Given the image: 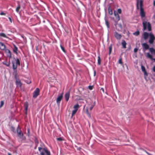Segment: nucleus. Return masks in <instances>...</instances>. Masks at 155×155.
I'll return each mask as SVG.
<instances>
[{"mask_svg": "<svg viewBox=\"0 0 155 155\" xmlns=\"http://www.w3.org/2000/svg\"><path fill=\"white\" fill-rule=\"evenodd\" d=\"M143 51L149 49V45L146 43H143L142 44Z\"/></svg>", "mask_w": 155, "mask_h": 155, "instance_id": "9", "label": "nucleus"}, {"mask_svg": "<svg viewBox=\"0 0 155 155\" xmlns=\"http://www.w3.org/2000/svg\"><path fill=\"white\" fill-rule=\"evenodd\" d=\"M57 140L59 141H61L63 140L62 138L61 137H59L57 138Z\"/></svg>", "mask_w": 155, "mask_h": 155, "instance_id": "36", "label": "nucleus"}, {"mask_svg": "<svg viewBox=\"0 0 155 155\" xmlns=\"http://www.w3.org/2000/svg\"><path fill=\"white\" fill-rule=\"evenodd\" d=\"M41 155H45V153L43 152H41L40 153Z\"/></svg>", "mask_w": 155, "mask_h": 155, "instance_id": "48", "label": "nucleus"}, {"mask_svg": "<svg viewBox=\"0 0 155 155\" xmlns=\"http://www.w3.org/2000/svg\"><path fill=\"white\" fill-rule=\"evenodd\" d=\"M149 37L148 42L150 44H153L155 40V37L151 32H143L142 35V38L144 40H146Z\"/></svg>", "mask_w": 155, "mask_h": 155, "instance_id": "1", "label": "nucleus"}, {"mask_svg": "<svg viewBox=\"0 0 155 155\" xmlns=\"http://www.w3.org/2000/svg\"><path fill=\"white\" fill-rule=\"evenodd\" d=\"M140 14L141 16L142 17H143L145 16V14L143 8H140Z\"/></svg>", "mask_w": 155, "mask_h": 155, "instance_id": "17", "label": "nucleus"}, {"mask_svg": "<svg viewBox=\"0 0 155 155\" xmlns=\"http://www.w3.org/2000/svg\"><path fill=\"white\" fill-rule=\"evenodd\" d=\"M121 10L120 8L118 9L117 12H116L115 11H114V15L117 19H120V18L118 13L121 14Z\"/></svg>", "mask_w": 155, "mask_h": 155, "instance_id": "6", "label": "nucleus"}, {"mask_svg": "<svg viewBox=\"0 0 155 155\" xmlns=\"http://www.w3.org/2000/svg\"><path fill=\"white\" fill-rule=\"evenodd\" d=\"M12 130L13 132L15 133H16V131L15 130V128L14 127H12Z\"/></svg>", "mask_w": 155, "mask_h": 155, "instance_id": "43", "label": "nucleus"}, {"mask_svg": "<svg viewBox=\"0 0 155 155\" xmlns=\"http://www.w3.org/2000/svg\"><path fill=\"white\" fill-rule=\"evenodd\" d=\"M142 71L144 73V78L146 81H147V77L148 75V74L146 71L145 67L143 65H141Z\"/></svg>", "mask_w": 155, "mask_h": 155, "instance_id": "5", "label": "nucleus"}, {"mask_svg": "<svg viewBox=\"0 0 155 155\" xmlns=\"http://www.w3.org/2000/svg\"><path fill=\"white\" fill-rule=\"evenodd\" d=\"M10 22L12 23V20H10Z\"/></svg>", "mask_w": 155, "mask_h": 155, "instance_id": "56", "label": "nucleus"}, {"mask_svg": "<svg viewBox=\"0 0 155 155\" xmlns=\"http://www.w3.org/2000/svg\"><path fill=\"white\" fill-rule=\"evenodd\" d=\"M153 5L154 6H155V0L153 1Z\"/></svg>", "mask_w": 155, "mask_h": 155, "instance_id": "51", "label": "nucleus"}, {"mask_svg": "<svg viewBox=\"0 0 155 155\" xmlns=\"http://www.w3.org/2000/svg\"><path fill=\"white\" fill-rule=\"evenodd\" d=\"M152 70L153 72H155V65L153 67Z\"/></svg>", "mask_w": 155, "mask_h": 155, "instance_id": "47", "label": "nucleus"}, {"mask_svg": "<svg viewBox=\"0 0 155 155\" xmlns=\"http://www.w3.org/2000/svg\"><path fill=\"white\" fill-rule=\"evenodd\" d=\"M112 45L111 44L110 46L109 47V54L110 55L111 53V51H112Z\"/></svg>", "mask_w": 155, "mask_h": 155, "instance_id": "25", "label": "nucleus"}, {"mask_svg": "<svg viewBox=\"0 0 155 155\" xmlns=\"http://www.w3.org/2000/svg\"><path fill=\"white\" fill-rule=\"evenodd\" d=\"M116 26L117 28L118 31H120L122 29V24L121 23H117L116 24Z\"/></svg>", "mask_w": 155, "mask_h": 155, "instance_id": "11", "label": "nucleus"}, {"mask_svg": "<svg viewBox=\"0 0 155 155\" xmlns=\"http://www.w3.org/2000/svg\"><path fill=\"white\" fill-rule=\"evenodd\" d=\"M16 132L18 137L21 135L23 136V135L24 134L19 125L18 126L17 128Z\"/></svg>", "mask_w": 155, "mask_h": 155, "instance_id": "8", "label": "nucleus"}, {"mask_svg": "<svg viewBox=\"0 0 155 155\" xmlns=\"http://www.w3.org/2000/svg\"><path fill=\"white\" fill-rule=\"evenodd\" d=\"M137 9H138L139 8L138 2H137Z\"/></svg>", "mask_w": 155, "mask_h": 155, "instance_id": "50", "label": "nucleus"}, {"mask_svg": "<svg viewBox=\"0 0 155 155\" xmlns=\"http://www.w3.org/2000/svg\"><path fill=\"white\" fill-rule=\"evenodd\" d=\"M63 97L62 94L58 96L56 99V102L58 104H59L60 103L61 100L62 99Z\"/></svg>", "mask_w": 155, "mask_h": 155, "instance_id": "13", "label": "nucleus"}, {"mask_svg": "<svg viewBox=\"0 0 155 155\" xmlns=\"http://www.w3.org/2000/svg\"><path fill=\"white\" fill-rule=\"evenodd\" d=\"M133 35L136 36H138L140 34V32L139 31H137L133 33Z\"/></svg>", "mask_w": 155, "mask_h": 155, "instance_id": "29", "label": "nucleus"}, {"mask_svg": "<svg viewBox=\"0 0 155 155\" xmlns=\"http://www.w3.org/2000/svg\"><path fill=\"white\" fill-rule=\"evenodd\" d=\"M28 136L29 137L30 136V129L29 128L28 129Z\"/></svg>", "mask_w": 155, "mask_h": 155, "instance_id": "39", "label": "nucleus"}, {"mask_svg": "<svg viewBox=\"0 0 155 155\" xmlns=\"http://www.w3.org/2000/svg\"><path fill=\"white\" fill-rule=\"evenodd\" d=\"M60 47L61 48V49L62 50V51L64 52L65 53L66 52V51H65V49H64V47L63 46H62L61 45H60Z\"/></svg>", "mask_w": 155, "mask_h": 155, "instance_id": "34", "label": "nucleus"}, {"mask_svg": "<svg viewBox=\"0 0 155 155\" xmlns=\"http://www.w3.org/2000/svg\"><path fill=\"white\" fill-rule=\"evenodd\" d=\"M140 8H143V1L142 0H140Z\"/></svg>", "mask_w": 155, "mask_h": 155, "instance_id": "31", "label": "nucleus"}, {"mask_svg": "<svg viewBox=\"0 0 155 155\" xmlns=\"http://www.w3.org/2000/svg\"><path fill=\"white\" fill-rule=\"evenodd\" d=\"M21 37H22V38L23 39H24L25 38H24V36L23 35H21Z\"/></svg>", "mask_w": 155, "mask_h": 155, "instance_id": "52", "label": "nucleus"}, {"mask_svg": "<svg viewBox=\"0 0 155 155\" xmlns=\"http://www.w3.org/2000/svg\"><path fill=\"white\" fill-rule=\"evenodd\" d=\"M143 31L146 30L147 28L149 31H151V24L149 22H147L146 21L143 22Z\"/></svg>", "mask_w": 155, "mask_h": 155, "instance_id": "3", "label": "nucleus"}, {"mask_svg": "<svg viewBox=\"0 0 155 155\" xmlns=\"http://www.w3.org/2000/svg\"><path fill=\"white\" fill-rule=\"evenodd\" d=\"M0 15H5V14L4 12H2L0 13Z\"/></svg>", "mask_w": 155, "mask_h": 155, "instance_id": "46", "label": "nucleus"}, {"mask_svg": "<svg viewBox=\"0 0 155 155\" xmlns=\"http://www.w3.org/2000/svg\"><path fill=\"white\" fill-rule=\"evenodd\" d=\"M0 36L5 38L6 37V36L5 35L4 33H0Z\"/></svg>", "mask_w": 155, "mask_h": 155, "instance_id": "30", "label": "nucleus"}, {"mask_svg": "<svg viewBox=\"0 0 155 155\" xmlns=\"http://www.w3.org/2000/svg\"><path fill=\"white\" fill-rule=\"evenodd\" d=\"M101 61L100 57L99 56L98 57V60H97V63L99 65H100L101 64Z\"/></svg>", "mask_w": 155, "mask_h": 155, "instance_id": "26", "label": "nucleus"}, {"mask_svg": "<svg viewBox=\"0 0 155 155\" xmlns=\"http://www.w3.org/2000/svg\"><path fill=\"white\" fill-rule=\"evenodd\" d=\"M14 48L13 49V51L15 53L17 54L18 53H17V51H18V48L16 46V45H14Z\"/></svg>", "mask_w": 155, "mask_h": 155, "instance_id": "23", "label": "nucleus"}, {"mask_svg": "<svg viewBox=\"0 0 155 155\" xmlns=\"http://www.w3.org/2000/svg\"><path fill=\"white\" fill-rule=\"evenodd\" d=\"M20 8V6L19 5H18L16 9V11L17 12H18L19 11V10Z\"/></svg>", "mask_w": 155, "mask_h": 155, "instance_id": "32", "label": "nucleus"}, {"mask_svg": "<svg viewBox=\"0 0 155 155\" xmlns=\"http://www.w3.org/2000/svg\"><path fill=\"white\" fill-rule=\"evenodd\" d=\"M4 104V102L3 101H1L0 103V107H2Z\"/></svg>", "mask_w": 155, "mask_h": 155, "instance_id": "35", "label": "nucleus"}, {"mask_svg": "<svg viewBox=\"0 0 155 155\" xmlns=\"http://www.w3.org/2000/svg\"><path fill=\"white\" fill-rule=\"evenodd\" d=\"M12 68L13 70L16 69L17 65L20 66V61L19 59H16L15 58L14 60L12 61Z\"/></svg>", "mask_w": 155, "mask_h": 155, "instance_id": "2", "label": "nucleus"}, {"mask_svg": "<svg viewBox=\"0 0 155 155\" xmlns=\"http://www.w3.org/2000/svg\"><path fill=\"white\" fill-rule=\"evenodd\" d=\"M77 110H73L72 113V115H71V117H72L77 112Z\"/></svg>", "mask_w": 155, "mask_h": 155, "instance_id": "28", "label": "nucleus"}, {"mask_svg": "<svg viewBox=\"0 0 155 155\" xmlns=\"http://www.w3.org/2000/svg\"><path fill=\"white\" fill-rule=\"evenodd\" d=\"M5 52L7 56L9 58H11L12 57V54L11 51L8 49H5Z\"/></svg>", "mask_w": 155, "mask_h": 155, "instance_id": "12", "label": "nucleus"}, {"mask_svg": "<svg viewBox=\"0 0 155 155\" xmlns=\"http://www.w3.org/2000/svg\"><path fill=\"white\" fill-rule=\"evenodd\" d=\"M126 41L124 40L122 42V45L123 46V47L124 48H126Z\"/></svg>", "mask_w": 155, "mask_h": 155, "instance_id": "24", "label": "nucleus"}, {"mask_svg": "<svg viewBox=\"0 0 155 155\" xmlns=\"http://www.w3.org/2000/svg\"><path fill=\"white\" fill-rule=\"evenodd\" d=\"M40 90L38 88H37L33 92V97L36 98L39 94Z\"/></svg>", "mask_w": 155, "mask_h": 155, "instance_id": "7", "label": "nucleus"}, {"mask_svg": "<svg viewBox=\"0 0 155 155\" xmlns=\"http://www.w3.org/2000/svg\"><path fill=\"white\" fill-rule=\"evenodd\" d=\"M118 62L119 64H123V62L122 61V59L121 58H120Z\"/></svg>", "mask_w": 155, "mask_h": 155, "instance_id": "40", "label": "nucleus"}, {"mask_svg": "<svg viewBox=\"0 0 155 155\" xmlns=\"http://www.w3.org/2000/svg\"><path fill=\"white\" fill-rule=\"evenodd\" d=\"M8 155H11V154L10 153H8Z\"/></svg>", "mask_w": 155, "mask_h": 155, "instance_id": "55", "label": "nucleus"}, {"mask_svg": "<svg viewBox=\"0 0 155 155\" xmlns=\"http://www.w3.org/2000/svg\"><path fill=\"white\" fill-rule=\"evenodd\" d=\"M105 21H105L106 25L107 28H109V22H108V21L107 20H105Z\"/></svg>", "mask_w": 155, "mask_h": 155, "instance_id": "33", "label": "nucleus"}, {"mask_svg": "<svg viewBox=\"0 0 155 155\" xmlns=\"http://www.w3.org/2000/svg\"><path fill=\"white\" fill-rule=\"evenodd\" d=\"M24 106L25 110H26V112H27L28 107V104L27 102H26L25 103Z\"/></svg>", "mask_w": 155, "mask_h": 155, "instance_id": "21", "label": "nucleus"}, {"mask_svg": "<svg viewBox=\"0 0 155 155\" xmlns=\"http://www.w3.org/2000/svg\"><path fill=\"white\" fill-rule=\"evenodd\" d=\"M18 137L21 140V142H23V141H25L26 140V137L24 136V134L23 135V136H20Z\"/></svg>", "mask_w": 155, "mask_h": 155, "instance_id": "18", "label": "nucleus"}, {"mask_svg": "<svg viewBox=\"0 0 155 155\" xmlns=\"http://www.w3.org/2000/svg\"><path fill=\"white\" fill-rule=\"evenodd\" d=\"M79 107V105L78 104H77L74 106V110H78Z\"/></svg>", "mask_w": 155, "mask_h": 155, "instance_id": "27", "label": "nucleus"}, {"mask_svg": "<svg viewBox=\"0 0 155 155\" xmlns=\"http://www.w3.org/2000/svg\"><path fill=\"white\" fill-rule=\"evenodd\" d=\"M100 90L102 91L104 93V89L103 88H101Z\"/></svg>", "mask_w": 155, "mask_h": 155, "instance_id": "49", "label": "nucleus"}, {"mask_svg": "<svg viewBox=\"0 0 155 155\" xmlns=\"http://www.w3.org/2000/svg\"><path fill=\"white\" fill-rule=\"evenodd\" d=\"M43 148H41V147H38V150L40 152H41V150L42 149L43 150Z\"/></svg>", "mask_w": 155, "mask_h": 155, "instance_id": "45", "label": "nucleus"}, {"mask_svg": "<svg viewBox=\"0 0 155 155\" xmlns=\"http://www.w3.org/2000/svg\"><path fill=\"white\" fill-rule=\"evenodd\" d=\"M95 74H96V71H94V75L95 76Z\"/></svg>", "mask_w": 155, "mask_h": 155, "instance_id": "53", "label": "nucleus"}, {"mask_svg": "<svg viewBox=\"0 0 155 155\" xmlns=\"http://www.w3.org/2000/svg\"><path fill=\"white\" fill-rule=\"evenodd\" d=\"M70 92L69 91L67 92L64 95V97L65 98L66 101H68L69 100L70 97Z\"/></svg>", "mask_w": 155, "mask_h": 155, "instance_id": "14", "label": "nucleus"}, {"mask_svg": "<svg viewBox=\"0 0 155 155\" xmlns=\"http://www.w3.org/2000/svg\"><path fill=\"white\" fill-rule=\"evenodd\" d=\"M145 152L146 153L148 154H148H149V153L148 152H147V151H145Z\"/></svg>", "mask_w": 155, "mask_h": 155, "instance_id": "54", "label": "nucleus"}, {"mask_svg": "<svg viewBox=\"0 0 155 155\" xmlns=\"http://www.w3.org/2000/svg\"><path fill=\"white\" fill-rule=\"evenodd\" d=\"M15 78L16 79L15 83L18 87H21L22 85V84L20 80L18 78H17V75L16 74L15 76Z\"/></svg>", "mask_w": 155, "mask_h": 155, "instance_id": "4", "label": "nucleus"}, {"mask_svg": "<svg viewBox=\"0 0 155 155\" xmlns=\"http://www.w3.org/2000/svg\"><path fill=\"white\" fill-rule=\"evenodd\" d=\"M93 86H88V88L90 90H92L93 89Z\"/></svg>", "mask_w": 155, "mask_h": 155, "instance_id": "41", "label": "nucleus"}, {"mask_svg": "<svg viewBox=\"0 0 155 155\" xmlns=\"http://www.w3.org/2000/svg\"><path fill=\"white\" fill-rule=\"evenodd\" d=\"M114 36L115 38L117 39L120 40L122 37L121 35L119 34L116 31L114 33Z\"/></svg>", "mask_w": 155, "mask_h": 155, "instance_id": "10", "label": "nucleus"}, {"mask_svg": "<svg viewBox=\"0 0 155 155\" xmlns=\"http://www.w3.org/2000/svg\"><path fill=\"white\" fill-rule=\"evenodd\" d=\"M9 19H10V20L11 19V18H9Z\"/></svg>", "mask_w": 155, "mask_h": 155, "instance_id": "57", "label": "nucleus"}, {"mask_svg": "<svg viewBox=\"0 0 155 155\" xmlns=\"http://www.w3.org/2000/svg\"><path fill=\"white\" fill-rule=\"evenodd\" d=\"M43 150L45 151L47 155H51L50 152L48 150L47 148H44Z\"/></svg>", "mask_w": 155, "mask_h": 155, "instance_id": "20", "label": "nucleus"}, {"mask_svg": "<svg viewBox=\"0 0 155 155\" xmlns=\"http://www.w3.org/2000/svg\"><path fill=\"white\" fill-rule=\"evenodd\" d=\"M149 50L151 54L155 55V49L153 48H150Z\"/></svg>", "mask_w": 155, "mask_h": 155, "instance_id": "19", "label": "nucleus"}, {"mask_svg": "<svg viewBox=\"0 0 155 155\" xmlns=\"http://www.w3.org/2000/svg\"><path fill=\"white\" fill-rule=\"evenodd\" d=\"M94 105H92L91 107H90V110H91L93 108L94 106H95V102H94Z\"/></svg>", "mask_w": 155, "mask_h": 155, "instance_id": "37", "label": "nucleus"}, {"mask_svg": "<svg viewBox=\"0 0 155 155\" xmlns=\"http://www.w3.org/2000/svg\"><path fill=\"white\" fill-rule=\"evenodd\" d=\"M3 63L4 64L6 65V66L8 67L9 66L10 64V63Z\"/></svg>", "mask_w": 155, "mask_h": 155, "instance_id": "38", "label": "nucleus"}, {"mask_svg": "<svg viewBox=\"0 0 155 155\" xmlns=\"http://www.w3.org/2000/svg\"><path fill=\"white\" fill-rule=\"evenodd\" d=\"M138 50V49L137 48H135L134 49V53L137 52Z\"/></svg>", "mask_w": 155, "mask_h": 155, "instance_id": "42", "label": "nucleus"}, {"mask_svg": "<svg viewBox=\"0 0 155 155\" xmlns=\"http://www.w3.org/2000/svg\"><path fill=\"white\" fill-rule=\"evenodd\" d=\"M43 22H45V20H44V21H43Z\"/></svg>", "mask_w": 155, "mask_h": 155, "instance_id": "58", "label": "nucleus"}, {"mask_svg": "<svg viewBox=\"0 0 155 155\" xmlns=\"http://www.w3.org/2000/svg\"><path fill=\"white\" fill-rule=\"evenodd\" d=\"M146 57L147 58H150L152 60H154L155 61V58H153L152 56L150 54V53L148 52L147 54Z\"/></svg>", "mask_w": 155, "mask_h": 155, "instance_id": "16", "label": "nucleus"}, {"mask_svg": "<svg viewBox=\"0 0 155 155\" xmlns=\"http://www.w3.org/2000/svg\"><path fill=\"white\" fill-rule=\"evenodd\" d=\"M108 13L110 15H112L113 14L112 11L110 6H109L108 8Z\"/></svg>", "mask_w": 155, "mask_h": 155, "instance_id": "22", "label": "nucleus"}, {"mask_svg": "<svg viewBox=\"0 0 155 155\" xmlns=\"http://www.w3.org/2000/svg\"><path fill=\"white\" fill-rule=\"evenodd\" d=\"M86 113L89 117H90L91 116L90 114L89 113L88 110H87L86 111Z\"/></svg>", "mask_w": 155, "mask_h": 155, "instance_id": "44", "label": "nucleus"}, {"mask_svg": "<svg viewBox=\"0 0 155 155\" xmlns=\"http://www.w3.org/2000/svg\"><path fill=\"white\" fill-rule=\"evenodd\" d=\"M6 46L4 44L1 42H0V49L2 50H5Z\"/></svg>", "mask_w": 155, "mask_h": 155, "instance_id": "15", "label": "nucleus"}]
</instances>
